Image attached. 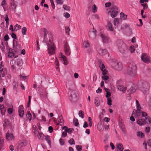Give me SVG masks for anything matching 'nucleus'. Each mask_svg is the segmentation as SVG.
I'll use <instances>...</instances> for the list:
<instances>
[{
  "mask_svg": "<svg viewBox=\"0 0 151 151\" xmlns=\"http://www.w3.org/2000/svg\"><path fill=\"white\" fill-rule=\"evenodd\" d=\"M46 43L48 47L47 52L49 55H51L54 54L55 53L56 47L51 39H49V42H47Z\"/></svg>",
  "mask_w": 151,
  "mask_h": 151,
  "instance_id": "1",
  "label": "nucleus"
},
{
  "mask_svg": "<svg viewBox=\"0 0 151 151\" xmlns=\"http://www.w3.org/2000/svg\"><path fill=\"white\" fill-rule=\"evenodd\" d=\"M117 44L119 51L122 53H125L127 49L126 44L122 40H118Z\"/></svg>",
  "mask_w": 151,
  "mask_h": 151,
  "instance_id": "2",
  "label": "nucleus"
},
{
  "mask_svg": "<svg viewBox=\"0 0 151 151\" xmlns=\"http://www.w3.org/2000/svg\"><path fill=\"white\" fill-rule=\"evenodd\" d=\"M127 73L131 76H135L136 75V67L133 65L131 67H129L127 70Z\"/></svg>",
  "mask_w": 151,
  "mask_h": 151,
  "instance_id": "3",
  "label": "nucleus"
},
{
  "mask_svg": "<svg viewBox=\"0 0 151 151\" xmlns=\"http://www.w3.org/2000/svg\"><path fill=\"white\" fill-rule=\"evenodd\" d=\"M118 10V7L116 6H114L111 8L110 10L108 12V14L110 13V15L112 17H115L117 14Z\"/></svg>",
  "mask_w": 151,
  "mask_h": 151,
  "instance_id": "4",
  "label": "nucleus"
},
{
  "mask_svg": "<svg viewBox=\"0 0 151 151\" xmlns=\"http://www.w3.org/2000/svg\"><path fill=\"white\" fill-rule=\"evenodd\" d=\"M147 115V113L141 110H136L134 113V116L135 118H138L139 119L142 117H145Z\"/></svg>",
  "mask_w": 151,
  "mask_h": 151,
  "instance_id": "5",
  "label": "nucleus"
},
{
  "mask_svg": "<svg viewBox=\"0 0 151 151\" xmlns=\"http://www.w3.org/2000/svg\"><path fill=\"white\" fill-rule=\"evenodd\" d=\"M149 89V86L148 83L145 82L142 83L141 90L144 94H146L148 92Z\"/></svg>",
  "mask_w": 151,
  "mask_h": 151,
  "instance_id": "6",
  "label": "nucleus"
},
{
  "mask_svg": "<svg viewBox=\"0 0 151 151\" xmlns=\"http://www.w3.org/2000/svg\"><path fill=\"white\" fill-rule=\"evenodd\" d=\"M96 30L94 29V28L89 31L88 33L89 36L91 40H94L96 37Z\"/></svg>",
  "mask_w": 151,
  "mask_h": 151,
  "instance_id": "7",
  "label": "nucleus"
},
{
  "mask_svg": "<svg viewBox=\"0 0 151 151\" xmlns=\"http://www.w3.org/2000/svg\"><path fill=\"white\" fill-rule=\"evenodd\" d=\"M141 59L142 61L146 63H149L150 62L149 57L145 53H143L142 54L141 56Z\"/></svg>",
  "mask_w": 151,
  "mask_h": 151,
  "instance_id": "8",
  "label": "nucleus"
},
{
  "mask_svg": "<svg viewBox=\"0 0 151 151\" xmlns=\"http://www.w3.org/2000/svg\"><path fill=\"white\" fill-rule=\"evenodd\" d=\"M147 116H145V117H142L141 118L137 120V124L140 125H142L145 124L147 123L146 121Z\"/></svg>",
  "mask_w": 151,
  "mask_h": 151,
  "instance_id": "9",
  "label": "nucleus"
},
{
  "mask_svg": "<svg viewBox=\"0 0 151 151\" xmlns=\"http://www.w3.org/2000/svg\"><path fill=\"white\" fill-rule=\"evenodd\" d=\"M1 76L4 77L7 73V70L6 68H4L2 62H1Z\"/></svg>",
  "mask_w": 151,
  "mask_h": 151,
  "instance_id": "10",
  "label": "nucleus"
},
{
  "mask_svg": "<svg viewBox=\"0 0 151 151\" xmlns=\"http://www.w3.org/2000/svg\"><path fill=\"white\" fill-rule=\"evenodd\" d=\"M27 142L26 140H21L18 142V148H21L27 145Z\"/></svg>",
  "mask_w": 151,
  "mask_h": 151,
  "instance_id": "11",
  "label": "nucleus"
},
{
  "mask_svg": "<svg viewBox=\"0 0 151 151\" xmlns=\"http://www.w3.org/2000/svg\"><path fill=\"white\" fill-rule=\"evenodd\" d=\"M101 36L103 43H107L110 42V39L108 36L102 34H101Z\"/></svg>",
  "mask_w": 151,
  "mask_h": 151,
  "instance_id": "12",
  "label": "nucleus"
},
{
  "mask_svg": "<svg viewBox=\"0 0 151 151\" xmlns=\"http://www.w3.org/2000/svg\"><path fill=\"white\" fill-rule=\"evenodd\" d=\"M64 51L66 55H69L70 53V50L68 45L66 43L64 45Z\"/></svg>",
  "mask_w": 151,
  "mask_h": 151,
  "instance_id": "13",
  "label": "nucleus"
},
{
  "mask_svg": "<svg viewBox=\"0 0 151 151\" xmlns=\"http://www.w3.org/2000/svg\"><path fill=\"white\" fill-rule=\"evenodd\" d=\"M60 59L63 60V63L65 65H67L68 63V61L67 60V58L65 56L63 55L61 53H60L59 55Z\"/></svg>",
  "mask_w": 151,
  "mask_h": 151,
  "instance_id": "14",
  "label": "nucleus"
},
{
  "mask_svg": "<svg viewBox=\"0 0 151 151\" xmlns=\"http://www.w3.org/2000/svg\"><path fill=\"white\" fill-rule=\"evenodd\" d=\"M107 29L111 31H113L114 30V28L111 22L108 21L107 22V24L106 26Z\"/></svg>",
  "mask_w": 151,
  "mask_h": 151,
  "instance_id": "15",
  "label": "nucleus"
},
{
  "mask_svg": "<svg viewBox=\"0 0 151 151\" xmlns=\"http://www.w3.org/2000/svg\"><path fill=\"white\" fill-rule=\"evenodd\" d=\"M99 54L102 55L107 54L108 55H109V53H108L107 50L105 49H103L102 48H100L98 50Z\"/></svg>",
  "mask_w": 151,
  "mask_h": 151,
  "instance_id": "16",
  "label": "nucleus"
},
{
  "mask_svg": "<svg viewBox=\"0 0 151 151\" xmlns=\"http://www.w3.org/2000/svg\"><path fill=\"white\" fill-rule=\"evenodd\" d=\"M104 124L103 122L101 120L99 122L97 125V128L99 131H102L104 129Z\"/></svg>",
  "mask_w": 151,
  "mask_h": 151,
  "instance_id": "17",
  "label": "nucleus"
},
{
  "mask_svg": "<svg viewBox=\"0 0 151 151\" xmlns=\"http://www.w3.org/2000/svg\"><path fill=\"white\" fill-rule=\"evenodd\" d=\"M43 31L44 32V39L43 40V42L45 43L49 42V39H50V38L48 39V38H47V34H48V32L45 29H43Z\"/></svg>",
  "mask_w": 151,
  "mask_h": 151,
  "instance_id": "18",
  "label": "nucleus"
},
{
  "mask_svg": "<svg viewBox=\"0 0 151 151\" xmlns=\"http://www.w3.org/2000/svg\"><path fill=\"white\" fill-rule=\"evenodd\" d=\"M6 139L9 141L13 140L14 139V137L12 134H10L7 132L6 135Z\"/></svg>",
  "mask_w": 151,
  "mask_h": 151,
  "instance_id": "19",
  "label": "nucleus"
},
{
  "mask_svg": "<svg viewBox=\"0 0 151 151\" xmlns=\"http://www.w3.org/2000/svg\"><path fill=\"white\" fill-rule=\"evenodd\" d=\"M115 64H116L115 66L116 69L119 70H121L122 68V66L121 63L117 61L116 62Z\"/></svg>",
  "mask_w": 151,
  "mask_h": 151,
  "instance_id": "20",
  "label": "nucleus"
},
{
  "mask_svg": "<svg viewBox=\"0 0 151 151\" xmlns=\"http://www.w3.org/2000/svg\"><path fill=\"white\" fill-rule=\"evenodd\" d=\"M118 88L120 90L122 91L123 93L125 92L127 88L126 87H124L122 85H119L118 86Z\"/></svg>",
  "mask_w": 151,
  "mask_h": 151,
  "instance_id": "21",
  "label": "nucleus"
},
{
  "mask_svg": "<svg viewBox=\"0 0 151 151\" xmlns=\"http://www.w3.org/2000/svg\"><path fill=\"white\" fill-rule=\"evenodd\" d=\"M102 78L104 80L105 83H108L109 81V77L108 76L106 75H104L102 76Z\"/></svg>",
  "mask_w": 151,
  "mask_h": 151,
  "instance_id": "22",
  "label": "nucleus"
},
{
  "mask_svg": "<svg viewBox=\"0 0 151 151\" xmlns=\"http://www.w3.org/2000/svg\"><path fill=\"white\" fill-rule=\"evenodd\" d=\"M6 109L4 108V105H2L1 106V113L2 115V116L4 115L5 113L6 112Z\"/></svg>",
  "mask_w": 151,
  "mask_h": 151,
  "instance_id": "23",
  "label": "nucleus"
},
{
  "mask_svg": "<svg viewBox=\"0 0 151 151\" xmlns=\"http://www.w3.org/2000/svg\"><path fill=\"white\" fill-rule=\"evenodd\" d=\"M58 120L59 123H61V125H63L64 124V120L63 119V117L62 116H60L58 117Z\"/></svg>",
  "mask_w": 151,
  "mask_h": 151,
  "instance_id": "24",
  "label": "nucleus"
},
{
  "mask_svg": "<svg viewBox=\"0 0 151 151\" xmlns=\"http://www.w3.org/2000/svg\"><path fill=\"white\" fill-rule=\"evenodd\" d=\"M6 0H3L2 1L1 5L3 6L4 11L6 10Z\"/></svg>",
  "mask_w": 151,
  "mask_h": 151,
  "instance_id": "25",
  "label": "nucleus"
},
{
  "mask_svg": "<svg viewBox=\"0 0 151 151\" xmlns=\"http://www.w3.org/2000/svg\"><path fill=\"white\" fill-rule=\"evenodd\" d=\"M26 116L28 119H29V121H31L32 119V115L31 114L30 111H27V114H26Z\"/></svg>",
  "mask_w": 151,
  "mask_h": 151,
  "instance_id": "26",
  "label": "nucleus"
},
{
  "mask_svg": "<svg viewBox=\"0 0 151 151\" xmlns=\"http://www.w3.org/2000/svg\"><path fill=\"white\" fill-rule=\"evenodd\" d=\"M45 139L47 141V142L48 144H49V145L50 146L51 145V142L50 141V136H49L48 135L45 138Z\"/></svg>",
  "mask_w": 151,
  "mask_h": 151,
  "instance_id": "27",
  "label": "nucleus"
},
{
  "mask_svg": "<svg viewBox=\"0 0 151 151\" xmlns=\"http://www.w3.org/2000/svg\"><path fill=\"white\" fill-rule=\"evenodd\" d=\"M136 101V106L137 110H141V109L140 105L139 104V103L137 100Z\"/></svg>",
  "mask_w": 151,
  "mask_h": 151,
  "instance_id": "28",
  "label": "nucleus"
},
{
  "mask_svg": "<svg viewBox=\"0 0 151 151\" xmlns=\"http://www.w3.org/2000/svg\"><path fill=\"white\" fill-rule=\"evenodd\" d=\"M89 46V44L88 41H85L83 42V47H84L87 48Z\"/></svg>",
  "mask_w": 151,
  "mask_h": 151,
  "instance_id": "29",
  "label": "nucleus"
},
{
  "mask_svg": "<svg viewBox=\"0 0 151 151\" xmlns=\"http://www.w3.org/2000/svg\"><path fill=\"white\" fill-rule=\"evenodd\" d=\"M136 88L133 86H132L131 87L130 89L128 91V92H130V93H132L136 91Z\"/></svg>",
  "mask_w": 151,
  "mask_h": 151,
  "instance_id": "30",
  "label": "nucleus"
},
{
  "mask_svg": "<svg viewBox=\"0 0 151 151\" xmlns=\"http://www.w3.org/2000/svg\"><path fill=\"white\" fill-rule=\"evenodd\" d=\"M63 129H64L65 131H66L67 132H68V133H70L71 132L72 129L71 128L68 129L67 127L66 126H64L63 127Z\"/></svg>",
  "mask_w": 151,
  "mask_h": 151,
  "instance_id": "31",
  "label": "nucleus"
},
{
  "mask_svg": "<svg viewBox=\"0 0 151 151\" xmlns=\"http://www.w3.org/2000/svg\"><path fill=\"white\" fill-rule=\"evenodd\" d=\"M95 104L96 106H98L100 105V102L98 98H96L95 99Z\"/></svg>",
  "mask_w": 151,
  "mask_h": 151,
  "instance_id": "32",
  "label": "nucleus"
},
{
  "mask_svg": "<svg viewBox=\"0 0 151 151\" xmlns=\"http://www.w3.org/2000/svg\"><path fill=\"white\" fill-rule=\"evenodd\" d=\"M117 148L121 151H123L124 148L123 145L121 144H118L117 145Z\"/></svg>",
  "mask_w": 151,
  "mask_h": 151,
  "instance_id": "33",
  "label": "nucleus"
},
{
  "mask_svg": "<svg viewBox=\"0 0 151 151\" xmlns=\"http://www.w3.org/2000/svg\"><path fill=\"white\" fill-rule=\"evenodd\" d=\"M137 136L140 138H143L144 137V135L141 132H138L137 133Z\"/></svg>",
  "mask_w": 151,
  "mask_h": 151,
  "instance_id": "34",
  "label": "nucleus"
},
{
  "mask_svg": "<svg viewBox=\"0 0 151 151\" xmlns=\"http://www.w3.org/2000/svg\"><path fill=\"white\" fill-rule=\"evenodd\" d=\"M78 115L82 119L84 117V112L80 110L79 111Z\"/></svg>",
  "mask_w": 151,
  "mask_h": 151,
  "instance_id": "35",
  "label": "nucleus"
},
{
  "mask_svg": "<svg viewBox=\"0 0 151 151\" xmlns=\"http://www.w3.org/2000/svg\"><path fill=\"white\" fill-rule=\"evenodd\" d=\"M92 12L93 13L96 12L97 10V7L95 4L93 5L92 7Z\"/></svg>",
  "mask_w": 151,
  "mask_h": 151,
  "instance_id": "36",
  "label": "nucleus"
},
{
  "mask_svg": "<svg viewBox=\"0 0 151 151\" xmlns=\"http://www.w3.org/2000/svg\"><path fill=\"white\" fill-rule=\"evenodd\" d=\"M21 26L19 25L18 24H16L14 27V30L16 31L17 30L21 28Z\"/></svg>",
  "mask_w": 151,
  "mask_h": 151,
  "instance_id": "37",
  "label": "nucleus"
},
{
  "mask_svg": "<svg viewBox=\"0 0 151 151\" xmlns=\"http://www.w3.org/2000/svg\"><path fill=\"white\" fill-rule=\"evenodd\" d=\"M9 124L8 120L7 119H5L4 121V123L3 126L4 127H6Z\"/></svg>",
  "mask_w": 151,
  "mask_h": 151,
  "instance_id": "38",
  "label": "nucleus"
},
{
  "mask_svg": "<svg viewBox=\"0 0 151 151\" xmlns=\"http://www.w3.org/2000/svg\"><path fill=\"white\" fill-rule=\"evenodd\" d=\"M5 20L6 21V26L7 27L9 25V18L8 17V16L7 15H6H6L5 17Z\"/></svg>",
  "mask_w": 151,
  "mask_h": 151,
  "instance_id": "39",
  "label": "nucleus"
},
{
  "mask_svg": "<svg viewBox=\"0 0 151 151\" xmlns=\"http://www.w3.org/2000/svg\"><path fill=\"white\" fill-rule=\"evenodd\" d=\"M120 17L122 18H123V19H125L127 18V16L125 15L124 13L122 12L120 13Z\"/></svg>",
  "mask_w": 151,
  "mask_h": 151,
  "instance_id": "40",
  "label": "nucleus"
},
{
  "mask_svg": "<svg viewBox=\"0 0 151 151\" xmlns=\"http://www.w3.org/2000/svg\"><path fill=\"white\" fill-rule=\"evenodd\" d=\"M23 108L24 107L23 105H20L19 107L18 112H22L24 111L23 110Z\"/></svg>",
  "mask_w": 151,
  "mask_h": 151,
  "instance_id": "41",
  "label": "nucleus"
},
{
  "mask_svg": "<svg viewBox=\"0 0 151 151\" xmlns=\"http://www.w3.org/2000/svg\"><path fill=\"white\" fill-rule=\"evenodd\" d=\"M63 8L65 10L69 11L70 10V7L66 5H64L63 6Z\"/></svg>",
  "mask_w": 151,
  "mask_h": 151,
  "instance_id": "42",
  "label": "nucleus"
},
{
  "mask_svg": "<svg viewBox=\"0 0 151 151\" xmlns=\"http://www.w3.org/2000/svg\"><path fill=\"white\" fill-rule=\"evenodd\" d=\"M119 23V20L117 18H115L114 19V25L116 26Z\"/></svg>",
  "mask_w": 151,
  "mask_h": 151,
  "instance_id": "43",
  "label": "nucleus"
},
{
  "mask_svg": "<svg viewBox=\"0 0 151 151\" xmlns=\"http://www.w3.org/2000/svg\"><path fill=\"white\" fill-rule=\"evenodd\" d=\"M73 123L74 124V125L76 126H77L78 124L79 123L78 122V120L76 118H74L73 120Z\"/></svg>",
  "mask_w": 151,
  "mask_h": 151,
  "instance_id": "44",
  "label": "nucleus"
},
{
  "mask_svg": "<svg viewBox=\"0 0 151 151\" xmlns=\"http://www.w3.org/2000/svg\"><path fill=\"white\" fill-rule=\"evenodd\" d=\"M141 5L143 6V9H144V10L147 9L148 8L147 4L146 3L142 4Z\"/></svg>",
  "mask_w": 151,
  "mask_h": 151,
  "instance_id": "45",
  "label": "nucleus"
},
{
  "mask_svg": "<svg viewBox=\"0 0 151 151\" xmlns=\"http://www.w3.org/2000/svg\"><path fill=\"white\" fill-rule=\"evenodd\" d=\"M27 29L25 27H23L22 29V33L24 35L26 34Z\"/></svg>",
  "mask_w": 151,
  "mask_h": 151,
  "instance_id": "46",
  "label": "nucleus"
},
{
  "mask_svg": "<svg viewBox=\"0 0 151 151\" xmlns=\"http://www.w3.org/2000/svg\"><path fill=\"white\" fill-rule=\"evenodd\" d=\"M65 31L66 33L68 35L69 34L70 32V29L68 27H65Z\"/></svg>",
  "mask_w": 151,
  "mask_h": 151,
  "instance_id": "47",
  "label": "nucleus"
},
{
  "mask_svg": "<svg viewBox=\"0 0 151 151\" xmlns=\"http://www.w3.org/2000/svg\"><path fill=\"white\" fill-rule=\"evenodd\" d=\"M111 97L108 98L107 99V104L110 105H111Z\"/></svg>",
  "mask_w": 151,
  "mask_h": 151,
  "instance_id": "48",
  "label": "nucleus"
},
{
  "mask_svg": "<svg viewBox=\"0 0 151 151\" xmlns=\"http://www.w3.org/2000/svg\"><path fill=\"white\" fill-rule=\"evenodd\" d=\"M13 85V88L14 89H16L17 87V83L15 81H14L12 83Z\"/></svg>",
  "mask_w": 151,
  "mask_h": 151,
  "instance_id": "49",
  "label": "nucleus"
},
{
  "mask_svg": "<svg viewBox=\"0 0 151 151\" xmlns=\"http://www.w3.org/2000/svg\"><path fill=\"white\" fill-rule=\"evenodd\" d=\"M76 148L78 151H81L82 150V147L79 145H77L76 146Z\"/></svg>",
  "mask_w": 151,
  "mask_h": 151,
  "instance_id": "50",
  "label": "nucleus"
},
{
  "mask_svg": "<svg viewBox=\"0 0 151 151\" xmlns=\"http://www.w3.org/2000/svg\"><path fill=\"white\" fill-rule=\"evenodd\" d=\"M99 66L101 70L103 71V70H104L105 68V66L104 64L103 63H100L99 65Z\"/></svg>",
  "mask_w": 151,
  "mask_h": 151,
  "instance_id": "51",
  "label": "nucleus"
},
{
  "mask_svg": "<svg viewBox=\"0 0 151 151\" xmlns=\"http://www.w3.org/2000/svg\"><path fill=\"white\" fill-rule=\"evenodd\" d=\"M121 129L124 134H125L126 133V131L125 129V128L124 125H122V127Z\"/></svg>",
  "mask_w": 151,
  "mask_h": 151,
  "instance_id": "52",
  "label": "nucleus"
},
{
  "mask_svg": "<svg viewBox=\"0 0 151 151\" xmlns=\"http://www.w3.org/2000/svg\"><path fill=\"white\" fill-rule=\"evenodd\" d=\"M69 143L71 145L72 144H75V141L72 138L69 141Z\"/></svg>",
  "mask_w": 151,
  "mask_h": 151,
  "instance_id": "53",
  "label": "nucleus"
},
{
  "mask_svg": "<svg viewBox=\"0 0 151 151\" xmlns=\"http://www.w3.org/2000/svg\"><path fill=\"white\" fill-rule=\"evenodd\" d=\"M105 5L106 7H109L111 6V2H109L106 3Z\"/></svg>",
  "mask_w": 151,
  "mask_h": 151,
  "instance_id": "54",
  "label": "nucleus"
},
{
  "mask_svg": "<svg viewBox=\"0 0 151 151\" xmlns=\"http://www.w3.org/2000/svg\"><path fill=\"white\" fill-rule=\"evenodd\" d=\"M9 114H12L13 112V109L12 108H9L7 111Z\"/></svg>",
  "mask_w": 151,
  "mask_h": 151,
  "instance_id": "55",
  "label": "nucleus"
},
{
  "mask_svg": "<svg viewBox=\"0 0 151 151\" xmlns=\"http://www.w3.org/2000/svg\"><path fill=\"white\" fill-rule=\"evenodd\" d=\"M28 98H29V101H28V102L27 103V106L28 107H29L30 105L31 97L30 96H29L28 97Z\"/></svg>",
  "mask_w": 151,
  "mask_h": 151,
  "instance_id": "56",
  "label": "nucleus"
},
{
  "mask_svg": "<svg viewBox=\"0 0 151 151\" xmlns=\"http://www.w3.org/2000/svg\"><path fill=\"white\" fill-rule=\"evenodd\" d=\"M129 50L131 53L133 52L135 50L134 49V46H131L130 47Z\"/></svg>",
  "mask_w": 151,
  "mask_h": 151,
  "instance_id": "57",
  "label": "nucleus"
},
{
  "mask_svg": "<svg viewBox=\"0 0 151 151\" xmlns=\"http://www.w3.org/2000/svg\"><path fill=\"white\" fill-rule=\"evenodd\" d=\"M60 143V144L63 145L64 144V140L60 138L59 140Z\"/></svg>",
  "mask_w": 151,
  "mask_h": 151,
  "instance_id": "58",
  "label": "nucleus"
},
{
  "mask_svg": "<svg viewBox=\"0 0 151 151\" xmlns=\"http://www.w3.org/2000/svg\"><path fill=\"white\" fill-rule=\"evenodd\" d=\"M146 121L147 122V123L149 122L151 124V119L150 117L147 116H147Z\"/></svg>",
  "mask_w": 151,
  "mask_h": 151,
  "instance_id": "59",
  "label": "nucleus"
},
{
  "mask_svg": "<svg viewBox=\"0 0 151 151\" xmlns=\"http://www.w3.org/2000/svg\"><path fill=\"white\" fill-rule=\"evenodd\" d=\"M63 0H56V2L58 4H63Z\"/></svg>",
  "mask_w": 151,
  "mask_h": 151,
  "instance_id": "60",
  "label": "nucleus"
},
{
  "mask_svg": "<svg viewBox=\"0 0 151 151\" xmlns=\"http://www.w3.org/2000/svg\"><path fill=\"white\" fill-rule=\"evenodd\" d=\"M64 16L66 18H68L70 17V14L68 13H66L64 14Z\"/></svg>",
  "mask_w": 151,
  "mask_h": 151,
  "instance_id": "61",
  "label": "nucleus"
},
{
  "mask_svg": "<svg viewBox=\"0 0 151 151\" xmlns=\"http://www.w3.org/2000/svg\"><path fill=\"white\" fill-rule=\"evenodd\" d=\"M93 18L95 19H99V16L97 14H95L93 16Z\"/></svg>",
  "mask_w": 151,
  "mask_h": 151,
  "instance_id": "62",
  "label": "nucleus"
},
{
  "mask_svg": "<svg viewBox=\"0 0 151 151\" xmlns=\"http://www.w3.org/2000/svg\"><path fill=\"white\" fill-rule=\"evenodd\" d=\"M8 56L9 57L12 58L14 56V54L12 52H10L8 53Z\"/></svg>",
  "mask_w": 151,
  "mask_h": 151,
  "instance_id": "63",
  "label": "nucleus"
},
{
  "mask_svg": "<svg viewBox=\"0 0 151 151\" xmlns=\"http://www.w3.org/2000/svg\"><path fill=\"white\" fill-rule=\"evenodd\" d=\"M22 63V60H18V61H17V65L20 66L21 65Z\"/></svg>",
  "mask_w": 151,
  "mask_h": 151,
  "instance_id": "64",
  "label": "nucleus"
}]
</instances>
